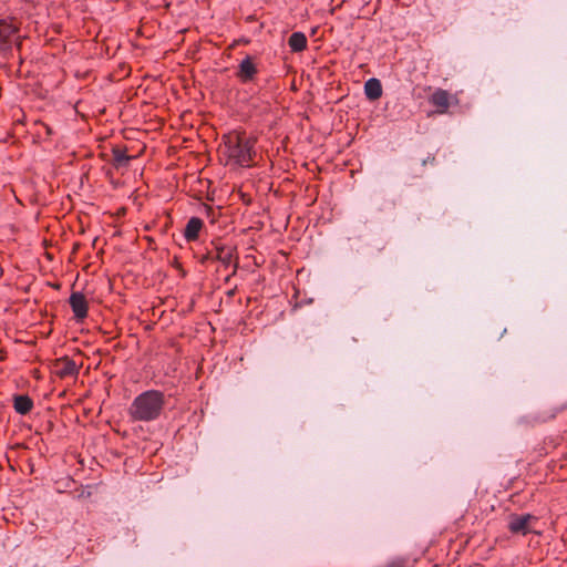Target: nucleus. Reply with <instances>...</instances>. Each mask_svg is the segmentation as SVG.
Returning <instances> with one entry per match:
<instances>
[{"label":"nucleus","instance_id":"1","mask_svg":"<svg viewBox=\"0 0 567 567\" xmlns=\"http://www.w3.org/2000/svg\"><path fill=\"white\" fill-rule=\"evenodd\" d=\"M165 406V394L159 390H146L134 398L127 413L132 421L157 420Z\"/></svg>","mask_w":567,"mask_h":567},{"label":"nucleus","instance_id":"2","mask_svg":"<svg viewBox=\"0 0 567 567\" xmlns=\"http://www.w3.org/2000/svg\"><path fill=\"white\" fill-rule=\"evenodd\" d=\"M226 154L235 164L249 167L256 156L257 138L247 136L245 132H230L223 136Z\"/></svg>","mask_w":567,"mask_h":567},{"label":"nucleus","instance_id":"3","mask_svg":"<svg viewBox=\"0 0 567 567\" xmlns=\"http://www.w3.org/2000/svg\"><path fill=\"white\" fill-rule=\"evenodd\" d=\"M21 21L9 13L0 12V59L8 60L13 50H21Z\"/></svg>","mask_w":567,"mask_h":567},{"label":"nucleus","instance_id":"4","mask_svg":"<svg viewBox=\"0 0 567 567\" xmlns=\"http://www.w3.org/2000/svg\"><path fill=\"white\" fill-rule=\"evenodd\" d=\"M212 245L214 249L208 250L206 254L202 255L199 262L202 265H207L210 261H219L225 268L231 266L233 271L226 278V281H228L231 276L237 274L239 267L237 248L236 246L224 244L220 240H214L212 241Z\"/></svg>","mask_w":567,"mask_h":567},{"label":"nucleus","instance_id":"5","mask_svg":"<svg viewBox=\"0 0 567 567\" xmlns=\"http://www.w3.org/2000/svg\"><path fill=\"white\" fill-rule=\"evenodd\" d=\"M258 73L259 68L257 58L246 54L239 62L235 71V76L240 84L247 85L256 82Z\"/></svg>","mask_w":567,"mask_h":567},{"label":"nucleus","instance_id":"6","mask_svg":"<svg viewBox=\"0 0 567 567\" xmlns=\"http://www.w3.org/2000/svg\"><path fill=\"white\" fill-rule=\"evenodd\" d=\"M538 518L532 514H511L507 528L513 535H523L535 533L533 524L537 523Z\"/></svg>","mask_w":567,"mask_h":567},{"label":"nucleus","instance_id":"7","mask_svg":"<svg viewBox=\"0 0 567 567\" xmlns=\"http://www.w3.org/2000/svg\"><path fill=\"white\" fill-rule=\"evenodd\" d=\"M69 303L76 321H83L87 317L89 303L82 292H72L69 298Z\"/></svg>","mask_w":567,"mask_h":567},{"label":"nucleus","instance_id":"8","mask_svg":"<svg viewBox=\"0 0 567 567\" xmlns=\"http://www.w3.org/2000/svg\"><path fill=\"white\" fill-rule=\"evenodd\" d=\"M53 368H54V373L60 379L75 377L79 373L76 363L69 357H63V358L56 359L53 364Z\"/></svg>","mask_w":567,"mask_h":567},{"label":"nucleus","instance_id":"9","mask_svg":"<svg viewBox=\"0 0 567 567\" xmlns=\"http://www.w3.org/2000/svg\"><path fill=\"white\" fill-rule=\"evenodd\" d=\"M429 101L436 107L437 113L444 114L450 107V93L446 90L436 89Z\"/></svg>","mask_w":567,"mask_h":567},{"label":"nucleus","instance_id":"10","mask_svg":"<svg viewBox=\"0 0 567 567\" xmlns=\"http://www.w3.org/2000/svg\"><path fill=\"white\" fill-rule=\"evenodd\" d=\"M204 223L199 217H190L184 229V238L187 243L196 241L199 238V233L203 229Z\"/></svg>","mask_w":567,"mask_h":567},{"label":"nucleus","instance_id":"11","mask_svg":"<svg viewBox=\"0 0 567 567\" xmlns=\"http://www.w3.org/2000/svg\"><path fill=\"white\" fill-rule=\"evenodd\" d=\"M13 409L18 414L25 415L34 406L33 400L28 394L13 395Z\"/></svg>","mask_w":567,"mask_h":567},{"label":"nucleus","instance_id":"12","mask_svg":"<svg viewBox=\"0 0 567 567\" xmlns=\"http://www.w3.org/2000/svg\"><path fill=\"white\" fill-rule=\"evenodd\" d=\"M382 84L375 78L369 79L364 83V94L370 101H375L382 96Z\"/></svg>","mask_w":567,"mask_h":567},{"label":"nucleus","instance_id":"13","mask_svg":"<svg viewBox=\"0 0 567 567\" xmlns=\"http://www.w3.org/2000/svg\"><path fill=\"white\" fill-rule=\"evenodd\" d=\"M112 164L117 169L121 167H127L132 159V157L126 154V147L121 146H114L112 148Z\"/></svg>","mask_w":567,"mask_h":567},{"label":"nucleus","instance_id":"14","mask_svg":"<svg viewBox=\"0 0 567 567\" xmlns=\"http://www.w3.org/2000/svg\"><path fill=\"white\" fill-rule=\"evenodd\" d=\"M307 43V37L302 32H293L288 39V45L292 52H302Z\"/></svg>","mask_w":567,"mask_h":567},{"label":"nucleus","instance_id":"15","mask_svg":"<svg viewBox=\"0 0 567 567\" xmlns=\"http://www.w3.org/2000/svg\"><path fill=\"white\" fill-rule=\"evenodd\" d=\"M388 567H410L405 559H395Z\"/></svg>","mask_w":567,"mask_h":567},{"label":"nucleus","instance_id":"16","mask_svg":"<svg viewBox=\"0 0 567 567\" xmlns=\"http://www.w3.org/2000/svg\"><path fill=\"white\" fill-rule=\"evenodd\" d=\"M205 210L207 213V216H210V214L213 215V213H214L213 208L210 206H207V205L205 206Z\"/></svg>","mask_w":567,"mask_h":567}]
</instances>
